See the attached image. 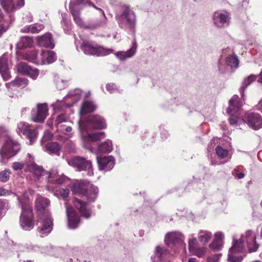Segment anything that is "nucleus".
<instances>
[{"mask_svg": "<svg viewBox=\"0 0 262 262\" xmlns=\"http://www.w3.org/2000/svg\"><path fill=\"white\" fill-rule=\"evenodd\" d=\"M193 255H195L199 257H203L206 252L205 248H195L193 250L190 252Z\"/></svg>", "mask_w": 262, "mask_h": 262, "instance_id": "49530a36", "label": "nucleus"}, {"mask_svg": "<svg viewBox=\"0 0 262 262\" xmlns=\"http://www.w3.org/2000/svg\"><path fill=\"white\" fill-rule=\"evenodd\" d=\"M232 253H230L228 254V260L230 262H241L243 259V257L242 256L235 257L232 255Z\"/></svg>", "mask_w": 262, "mask_h": 262, "instance_id": "5fc2aeb1", "label": "nucleus"}, {"mask_svg": "<svg viewBox=\"0 0 262 262\" xmlns=\"http://www.w3.org/2000/svg\"><path fill=\"white\" fill-rule=\"evenodd\" d=\"M46 148L47 151L51 153L59 155L60 147L57 142H50L46 145Z\"/></svg>", "mask_w": 262, "mask_h": 262, "instance_id": "58836bf2", "label": "nucleus"}, {"mask_svg": "<svg viewBox=\"0 0 262 262\" xmlns=\"http://www.w3.org/2000/svg\"><path fill=\"white\" fill-rule=\"evenodd\" d=\"M105 137L104 132H98L95 134H88L85 136H82L83 140L84 142H96L101 139H103Z\"/></svg>", "mask_w": 262, "mask_h": 262, "instance_id": "2f4dec72", "label": "nucleus"}, {"mask_svg": "<svg viewBox=\"0 0 262 262\" xmlns=\"http://www.w3.org/2000/svg\"><path fill=\"white\" fill-rule=\"evenodd\" d=\"M118 24L122 29H134L136 25V17L134 11L127 6L121 8V13L116 16Z\"/></svg>", "mask_w": 262, "mask_h": 262, "instance_id": "7ed1b4c3", "label": "nucleus"}, {"mask_svg": "<svg viewBox=\"0 0 262 262\" xmlns=\"http://www.w3.org/2000/svg\"><path fill=\"white\" fill-rule=\"evenodd\" d=\"M10 171L5 170L0 172V180L3 182H7L10 177Z\"/></svg>", "mask_w": 262, "mask_h": 262, "instance_id": "09e8293b", "label": "nucleus"}, {"mask_svg": "<svg viewBox=\"0 0 262 262\" xmlns=\"http://www.w3.org/2000/svg\"><path fill=\"white\" fill-rule=\"evenodd\" d=\"M67 215L68 219L69 227L75 229L79 223V217L72 207H67Z\"/></svg>", "mask_w": 262, "mask_h": 262, "instance_id": "b1692460", "label": "nucleus"}, {"mask_svg": "<svg viewBox=\"0 0 262 262\" xmlns=\"http://www.w3.org/2000/svg\"><path fill=\"white\" fill-rule=\"evenodd\" d=\"M168 254L167 249L158 246L155 249L154 254L150 257L151 261V262H169L163 259V257Z\"/></svg>", "mask_w": 262, "mask_h": 262, "instance_id": "5701e85b", "label": "nucleus"}, {"mask_svg": "<svg viewBox=\"0 0 262 262\" xmlns=\"http://www.w3.org/2000/svg\"><path fill=\"white\" fill-rule=\"evenodd\" d=\"M242 103L239 102L237 95H234L229 101V106L227 109V112L231 116L229 118V121L231 125H236L238 124V119L235 117L239 111Z\"/></svg>", "mask_w": 262, "mask_h": 262, "instance_id": "9d476101", "label": "nucleus"}, {"mask_svg": "<svg viewBox=\"0 0 262 262\" xmlns=\"http://www.w3.org/2000/svg\"><path fill=\"white\" fill-rule=\"evenodd\" d=\"M168 254L167 249L158 246L155 249L154 254L150 257L151 261V262H169L163 259V257Z\"/></svg>", "mask_w": 262, "mask_h": 262, "instance_id": "4be33fe9", "label": "nucleus"}, {"mask_svg": "<svg viewBox=\"0 0 262 262\" xmlns=\"http://www.w3.org/2000/svg\"><path fill=\"white\" fill-rule=\"evenodd\" d=\"M74 204L76 208L81 213L82 216H84L86 219H88L90 217L91 214V210L87 203L75 198L74 200Z\"/></svg>", "mask_w": 262, "mask_h": 262, "instance_id": "393cba45", "label": "nucleus"}, {"mask_svg": "<svg viewBox=\"0 0 262 262\" xmlns=\"http://www.w3.org/2000/svg\"><path fill=\"white\" fill-rule=\"evenodd\" d=\"M79 128L81 132H86L92 129H102L106 126L105 121L101 116L93 115L89 116L87 120L83 121L79 120Z\"/></svg>", "mask_w": 262, "mask_h": 262, "instance_id": "39448f33", "label": "nucleus"}, {"mask_svg": "<svg viewBox=\"0 0 262 262\" xmlns=\"http://www.w3.org/2000/svg\"><path fill=\"white\" fill-rule=\"evenodd\" d=\"M27 56L28 60L32 62L39 64V55L38 54L36 51H31Z\"/></svg>", "mask_w": 262, "mask_h": 262, "instance_id": "79ce46f5", "label": "nucleus"}, {"mask_svg": "<svg viewBox=\"0 0 262 262\" xmlns=\"http://www.w3.org/2000/svg\"><path fill=\"white\" fill-rule=\"evenodd\" d=\"M84 0H74L70 3L69 10L73 15L75 23L79 26L83 24V21L80 17V9L78 5L83 4Z\"/></svg>", "mask_w": 262, "mask_h": 262, "instance_id": "f3484780", "label": "nucleus"}, {"mask_svg": "<svg viewBox=\"0 0 262 262\" xmlns=\"http://www.w3.org/2000/svg\"><path fill=\"white\" fill-rule=\"evenodd\" d=\"M83 3H84V5H89V6H93L95 9L100 11L102 13V17L100 19V20L97 21L93 25V28H98V27H102V26H104L106 24V21H107V18H106V16H105V15L104 14V12L103 10H102L100 8H99L97 7L96 6H95L90 1H89L88 0H86V1L84 0V2H83Z\"/></svg>", "mask_w": 262, "mask_h": 262, "instance_id": "c85d7f7f", "label": "nucleus"}, {"mask_svg": "<svg viewBox=\"0 0 262 262\" xmlns=\"http://www.w3.org/2000/svg\"><path fill=\"white\" fill-rule=\"evenodd\" d=\"M221 256V254H215L210 256L208 258V262H218Z\"/></svg>", "mask_w": 262, "mask_h": 262, "instance_id": "13d9d810", "label": "nucleus"}, {"mask_svg": "<svg viewBox=\"0 0 262 262\" xmlns=\"http://www.w3.org/2000/svg\"><path fill=\"white\" fill-rule=\"evenodd\" d=\"M68 164L78 171H87L88 175L94 174L93 168L91 160L80 156H75L68 160Z\"/></svg>", "mask_w": 262, "mask_h": 262, "instance_id": "6e6552de", "label": "nucleus"}, {"mask_svg": "<svg viewBox=\"0 0 262 262\" xmlns=\"http://www.w3.org/2000/svg\"><path fill=\"white\" fill-rule=\"evenodd\" d=\"M21 210L19 219L20 226L23 230L30 231L34 228L35 225L32 207L29 203H26L22 204Z\"/></svg>", "mask_w": 262, "mask_h": 262, "instance_id": "423d86ee", "label": "nucleus"}, {"mask_svg": "<svg viewBox=\"0 0 262 262\" xmlns=\"http://www.w3.org/2000/svg\"><path fill=\"white\" fill-rule=\"evenodd\" d=\"M9 55L7 53L4 54L0 57V73L4 80H8L10 78V74L8 68Z\"/></svg>", "mask_w": 262, "mask_h": 262, "instance_id": "412c9836", "label": "nucleus"}, {"mask_svg": "<svg viewBox=\"0 0 262 262\" xmlns=\"http://www.w3.org/2000/svg\"><path fill=\"white\" fill-rule=\"evenodd\" d=\"M106 89L110 93H113L117 90L116 85L114 83L107 84Z\"/></svg>", "mask_w": 262, "mask_h": 262, "instance_id": "4d7b16f0", "label": "nucleus"}, {"mask_svg": "<svg viewBox=\"0 0 262 262\" xmlns=\"http://www.w3.org/2000/svg\"><path fill=\"white\" fill-rule=\"evenodd\" d=\"M257 109L262 113V100L257 105Z\"/></svg>", "mask_w": 262, "mask_h": 262, "instance_id": "338daca9", "label": "nucleus"}, {"mask_svg": "<svg viewBox=\"0 0 262 262\" xmlns=\"http://www.w3.org/2000/svg\"><path fill=\"white\" fill-rule=\"evenodd\" d=\"M81 91L80 89H75L69 92L67 97L72 98L74 102L78 101L80 99Z\"/></svg>", "mask_w": 262, "mask_h": 262, "instance_id": "37998d69", "label": "nucleus"}, {"mask_svg": "<svg viewBox=\"0 0 262 262\" xmlns=\"http://www.w3.org/2000/svg\"><path fill=\"white\" fill-rule=\"evenodd\" d=\"M59 193L62 197L67 198L69 195V190L68 189L60 188Z\"/></svg>", "mask_w": 262, "mask_h": 262, "instance_id": "bf43d9fd", "label": "nucleus"}, {"mask_svg": "<svg viewBox=\"0 0 262 262\" xmlns=\"http://www.w3.org/2000/svg\"><path fill=\"white\" fill-rule=\"evenodd\" d=\"M32 25H27L20 29L21 33H32L31 29Z\"/></svg>", "mask_w": 262, "mask_h": 262, "instance_id": "680f3d73", "label": "nucleus"}, {"mask_svg": "<svg viewBox=\"0 0 262 262\" xmlns=\"http://www.w3.org/2000/svg\"><path fill=\"white\" fill-rule=\"evenodd\" d=\"M80 48L85 54L96 56H106L113 52L112 49L105 48L91 41H83Z\"/></svg>", "mask_w": 262, "mask_h": 262, "instance_id": "0eeeda50", "label": "nucleus"}, {"mask_svg": "<svg viewBox=\"0 0 262 262\" xmlns=\"http://www.w3.org/2000/svg\"><path fill=\"white\" fill-rule=\"evenodd\" d=\"M10 27L9 25H7L5 24H3V25H0V36L5 32H6L7 30Z\"/></svg>", "mask_w": 262, "mask_h": 262, "instance_id": "052dcab7", "label": "nucleus"}, {"mask_svg": "<svg viewBox=\"0 0 262 262\" xmlns=\"http://www.w3.org/2000/svg\"><path fill=\"white\" fill-rule=\"evenodd\" d=\"M68 120V116L64 114H61L59 115L56 117V119L55 120L56 124L59 125V124L67 122Z\"/></svg>", "mask_w": 262, "mask_h": 262, "instance_id": "3c124183", "label": "nucleus"}, {"mask_svg": "<svg viewBox=\"0 0 262 262\" xmlns=\"http://www.w3.org/2000/svg\"><path fill=\"white\" fill-rule=\"evenodd\" d=\"M31 25L32 33H38L44 28V26L40 24L36 23Z\"/></svg>", "mask_w": 262, "mask_h": 262, "instance_id": "8fccbe9b", "label": "nucleus"}, {"mask_svg": "<svg viewBox=\"0 0 262 262\" xmlns=\"http://www.w3.org/2000/svg\"><path fill=\"white\" fill-rule=\"evenodd\" d=\"M29 159L21 162H14L12 163L11 167L15 171L20 170L24 169L26 172H33L37 178L42 175L43 169L42 166L37 165L34 162L33 157L31 154H28Z\"/></svg>", "mask_w": 262, "mask_h": 262, "instance_id": "f03ea898", "label": "nucleus"}, {"mask_svg": "<svg viewBox=\"0 0 262 262\" xmlns=\"http://www.w3.org/2000/svg\"><path fill=\"white\" fill-rule=\"evenodd\" d=\"M212 237V233L207 230H201L198 234V238L204 244L207 243Z\"/></svg>", "mask_w": 262, "mask_h": 262, "instance_id": "e433bc0d", "label": "nucleus"}, {"mask_svg": "<svg viewBox=\"0 0 262 262\" xmlns=\"http://www.w3.org/2000/svg\"><path fill=\"white\" fill-rule=\"evenodd\" d=\"M1 4L5 11L12 15L16 10L24 6L25 0H1Z\"/></svg>", "mask_w": 262, "mask_h": 262, "instance_id": "ddd939ff", "label": "nucleus"}, {"mask_svg": "<svg viewBox=\"0 0 262 262\" xmlns=\"http://www.w3.org/2000/svg\"><path fill=\"white\" fill-rule=\"evenodd\" d=\"M53 252H56L57 253L53 254L54 256L58 257L60 256L61 258H64V251L61 248H51Z\"/></svg>", "mask_w": 262, "mask_h": 262, "instance_id": "864d4df0", "label": "nucleus"}, {"mask_svg": "<svg viewBox=\"0 0 262 262\" xmlns=\"http://www.w3.org/2000/svg\"><path fill=\"white\" fill-rule=\"evenodd\" d=\"M215 239L221 241L224 237V235L222 232H217L214 235Z\"/></svg>", "mask_w": 262, "mask_h": 262, "instance_id": "0e129e2a", "label": "nucleus"}, {"mask_svg": "<svg viewBox=\"0 0 262 262\" xmlns=\"http://www.w3.org/2000/svg\"><path fill=\"white\" fill-rule=\"evenodd\" d=\"M38 134V133L37 129L31 125L28 128V131H27V133L25 134L24 136L29 140L30 144L31 145L36 140Z\"/></svg>", "mask_w": 262, "mask_h": 262, "instance_id": "473e14b6", "label": "nucleus"}, {"mask_svg": "<svg viewBox=\"0 0 262 262\" xmlns=\"http://www.w3.org/2000/svg\"><path fill=\"white\" fill-rule=\"evenodd\" d=\"M35 203L39 218H43L44 216H48L49 215H51L48 210L46 209L50 204V201L48 199L38 196L36 199Z\"/></svg>", "mask_w": 262, "mask_h": 262, "instance_id": "4468645a", "label": "nucleus"}, {"mask_svg": "<svg viewBox=\"0 0 262 262\" xmlns=\"http://www.w3.org/2000/svg\"><path fill=\"white\" fill-rule=\"evenodd\" d=\"M20 149V144L8 137L0 150V155L3 159H8L16 155Z\"/></svg>", "mask_w": 262, "mask_h": 262, "instance_id": "1a4fd4ad", "label": "nucleus"}, {"mask_svg": "<svg viewBox=\"0 0 262 262\" xmlns=\"http://www.w3.org/2000/svg\"><path fill=\"white\" fill-rule=\"evenodd\" d=\"M183 235L179 232L168 233L165 237V243L168 246L181 244L183 242Z\"/></svg>", "mask_w": 262, "mask_h": 262, "instance_id": "aec40b11", "label": "nucleus"}, {"mask_svg": "<svg viewBox=\"0 0 262 262\" xmlns=\"http://www.w3.org/2000/svg\"><path fill=\"white\" fill-rule=\"evenodd\" d=\"M216 155L221 159H224L228 155V150L223 148L221 146H218L216 148Z\"/></svg>", "mask_w": 262, "mask_h": 262, "instance_id": "a18cd8bd", "label": "nucleus"}, {"mask_svg": "<svg viewBox=\"0 0 262 262\" xmlns=\"http://www.w3.org/2000/svg\"><path fill=\"white\" fill-rule=\"evenodd\" d=\"M97 162L99 169L105 171L111 170L115 165V159L112 156L103 157H97Z\"/></svg>", "mask_w": 262, "mask_h": 262, "instance_id": "6ab92c4d", "label": "nucleus"}, {"mask_svg": "<svg viewBox=\"0 0 262 262\" xmlns=\"http://www.w3.org/2000/svg\"><path fill=\"white\" fill-rule=\"evenodd\" d=\"M56 59L55 53L49 50H42L39 54V64H50Z\"/></svg>", "mask_w": 262, "mask_h": 262, "instance_id": "a878e982", "label": "nucleus"}, {"mask_svg": "<svg viewBox=\"0 0 262 262\" xmlns=\"http://www.w3.org/2000/svg\"><path fill=\"white\" fill-rule=\"evenodd\" d=\"M198 241L196 238L192 237L189 239L188 247L189 251L191 252L197 247Z\"/></svg>", "mask_w": 262, "mask_h": 262, "instance_id": "603ef678", "label": "nucleus"}, {"mask_svg": "<svg viewBox=\"0 0 262 262\" xmlns=\"http://www.w3.org/2000/svg\"><path fill=\"white\" fill-rule=\"evenodd\" d=\"M9 19L6 18L3 13L1 11V10H0V25H3V24H5L10 26L12 22L14 20V18L12 15L10 14L9 15Z\"/></svg>", "mask_w": 262, "mask_h": 262, "instance_id": "c03bdc74", "label": "nucleus"}, {"mask_svg": "<svg viewBox=\"0 0 262 262\" xmlns=\"http://www.w3.org/2000/svg\"><path fill=\"white\" fill-rule=\"evenodd\" d=\"M33 43V40L32 38L25 36L20 38L16 46L17 49H23L31 47L32 46Z\"/></svg>", "mask_w": 262, "mask_h": 262, "instance_id": "7c9ffc66", "label": "nucleus"}, {"mask_svg": "<svg viewBox=\"0 0 262 262\" xmlns=\"http://www.w3.org/2000/svg\"><path fill=\"white\" fill-rule=\"evenodd\" d=\"M72 191L75 194L85 195L90 202H94L98 193V188L90 183H75L72 187Z\"/></svg>", "mask_w": 262, "mask_h": 262, "instance_id": "20e7f679", "label": "nucleus"}, {"mask_svg": "<svg viewBox=\"0 0 262 262\" xmlns=\"http://www.w3.org/2000/svg\"><path fill=\"white\" fill-rule=\"evenodd\" d=\"M227 64L231 67H237L239 63L237 57L235 55H229L226 58Z\"/></svg>", "mask_w": 262, "mask_h": 262, "instance_id": "a19ab883", "label": "nucleus"}, {"mask_svg": "<svg viewBox=\"0 0 262 262\" xmlns=\"http://www.w3.org/2000/svg\"><path fill=\"white\" fill-rule=\"evenodd\" d=\"M96 108V106L92 102L85 101L81 106L80 113L81 115L92 113L95 110Z\"/></svg>", "mask_w": 262, "mask_h": 262, "instance_id": "f704fd0d", "label": "nucleus"}, {"mask_svg": "<svg viewBox=\"0 0 262 262\" xmlns=\"http://www.w3.org/2000/svg\"><path fill=\"white\" fill-rule=\"evenodd\" d=\"M256 76L254 75H251L245 78L242 82V86L239 89V92L244 98V92L245 89L252 82L256 80ZM244 99V98H243Z\"/></svg>", "mask_w": 262, "mask_h": 262, "instance_id": "c9c22d12", "label": "nucleus"}, {"mask_svg": "<svg viewBox=\"0 0 262 262\" xmlns=\"http://www.w3.org/2000/svg\"><path fill=\"white\" fill-rule=\"evenodd\" d=\"M31 125L25 122H20L17 124L16 131L20 135H23L28 131V128L30 127Z\"/></svg>", "mask_w": 262, "mask_h": 262, "instance_id": "ea45409f", "label": "nucleus"}, {"mask_svg": "<svg viewBox=\"0 0 262 262\" xmlns=\"http://www.w3.org/2000/svg\"><path fill=\"white\" fill-rule=\"evenodd\" d=\"M28 84V80L26 78H17L14 81L7 83L6 85L7 88H10L12 86H17L24 88Z\"/></svg>", "mask_w": 262, "mask_h": 262, "instance_id": "72a5a7b5", "label": "nucleus"}, {"mask_svg": "<svg viewBox=\"0 0 262 262\" xmlns=\"http://www.w3.org/2000/svg\"><path fill=\"white\" fill-rule=\"evenodd\" d=\"M214 24L217 27L222 28L228 25L230 17V14L227 11H217L213 15Z\"/></svg>", "mask_w": 262, "mask_h": 262, "instance_id": "dca6fc26", "label": "nucleus"}, {"mask_svg": "<svg viewBox=\"0 0 262 262\" xmlns=\"http://www.w3.org/2000/svg\"><path fill=\"white\" fill-rule=\"evenodd\" d=\"M258 81L262 83V71L259 75V79L258 80Z\"/></svg>", "mask_w": 262, "mask_h": 262, "instance_id": "774afa93", "label": "nucleus"}, {"mask_svg": "<svg viewBox=\"0 0 262 262\" xmlns=\"http://www.w3.org/2000/svg\"><path fill=\"white\" fill-rule=\"evenodd\" d=\"M242 119L249 126L255 130L262 127V118L258 113H247L242 117Z\"/></svg>", "mask_w": 262, "mask_h": 262, "instance_id": "9b49d317", "label": "nucleus"}, {"mask_svg": "<svg viewBox=\"0 0 262 262\" xmlns=\"http://www.w3.org/2000/svg\"><path fill=\"white\" fill-rule=\"evenodd\" d=\"M42 221V224L37 228L38 232L41 236L47 235L49 234L52 230L53 226V220L51 215L48 216H44L43 218H39Z\"/></svg>", "mask_w": 262, "mask_h": 262, "instance_id": "a211bd4d", "label": "nucleus"}, {"mask_svg": "<svg viewBox=\"0 0 262 262\" xmlns=\"http://www.w3.org/2000/svg\"><path fill=\"white\" fill-rule=\"evenodd\" d=\"M9 194L8 190L3 188H0V196L6 195Z\"/></svg>", "mask_w": 262, "mask_h": 262, "instance_id": "69168bd1", "label": "nucleus"}, {"mask_svg": "<svg viewBox=\"0 0 262 262\" xmlns=\"http://www.w3.org/2000/svg\"><path fill=\"white\" fill-rule=\"evenodd\" d=\"M113 149L112 143L111 140H107L98 146V150L100 152H109Z\"/></svg>", "mask_w": 262, "mask_h": 262, "instance_id": "4c0bfd02", "label": "nucleus"}, {"mask_svg": "<svg viewBox=\"0 0 262 262\" xmlns=\"http://www.w3.org/2000/svg\"><path fill=\"white\" fill-rule=\"evenodd\" d=\"M246 242L250 252H255L258 248L259 245L256 242V236L251 230H248L244 235H242L239 241L234 239L232 247L229 252L238 253L242 252L244 250V243Z\"/></svg>", "mask_w": 262, "mask_h": 262, "instance_id": "f257e3e1", "label": "nucleus"}, {"mask_svg": "<svg viewBox=\"0 0 262 262\" xmlns=\"http://www.w3.org/2000/svg\"><path fill=\"white\" fill-rule=\"evenodd\" d=\"M221 241L214 239L213 242L210 244L209 248L214 251L220 250L222 247Z\"/></svg>", "mask_w": 262, "mask_h": 262, "instance_id": "de8ad7c7", "label": "nucleus"}, {"mask_svg": "<svg viewBox=\"0 0 262 262\" xmlns=\"http://www.w3.org/2000/svg\"><path fill=\"white\" fill-rule=\"evenodd\" d=\"M137 45L135 40L132 47L126 52L120 51L115 53L116 56L120 60H124L126 58L133 57L137 51Z\"/></svg>", "mask_w": 262, "mask_h": 262, "instance_id": "cd10ccee", "label": "nucleus"}, {"mask_svg": "<svg viewBox=\"0 0 262 262\" xmlns=\"http://www.w3.org/2000/svg\"><path fill=\"white\" fill-rule=\"evenodd\" d=\"M56 83V87L59 90H61L64 88V84L62 80H58Z\"/></svg>", "mask_w": 262, "mask_h": 262, "instance_id": "e2e57ef3", "label": "nucleus"}, {"mask_svg": "<svg viewBox=\"0 0 262 262\" xmlns=\"http://www.w3.org/2000/svg\"><path fill=\"white\" fill-rule=\"evenodd\" d=\"M48 108L46 103L38 104L36 110H32L31 119L33 121L42 123L48 115Z\"/></svg>", "mask_w": 262, "mask_h": 262, "instance_id": "f8f14e48", "label": "nucleus"}, {"mask_svg": "<svg viewBox=\"0 0 262 262\" xmlns=\"http://www.w3.org/2000/svg\"><path fill=\"white\" fill-rule=\"evenodd\" d=\"M48 178L50 179L51 182L58 184H63L68 179L67 177L65 176H59L57 171L54 170L49 172Z\"/></svg>", "mask_w": 262, "mask_h": 262, "instance_id": "c756f323", "label": "nucleus"}, {"mask_svg": "<svg viewBox=\"0 0 262 262\" xmlns=\"http://www.w3.org/2000/svg\"><path fill=\"white\" fill-rule=\"evenodd\" d=\"M17 72L23 75H27L33 79H36L39 75V71L36 68H32L27 63L21 62L16 66Z\"/></svg>", "mask_w": 262, "mask_h": 262, "instance_id": "2eb2a0df", "label": "nucleus"}, {"mask_svg": "<svg viewBox=\"0 0 262 262\" xmlns=\"http://www.w3.org/2000/svg\"><path fill=\"white\" fill-rule=\"evenodd\" d=\"M52 138V135L50 133H49V132H45L41 141V144H42L43 142H46L47 141L51 140Z\"/></svg>", "mask_w": 262, "mask_h": 262, "instance_id": "6e6d98bb", "label": "nucleus"}, {"mask_svg": "<svg viewBox=\"0 0 262 262\" xmlns=\"http://www.w3.org/2000/svg\"><path fill=\"white\" fill-rule=\"evenodd\" d=\"M37 43L40 47L53 48L54 44L51 33H47L43 35L37 37Z\"/></svg>", "mask_w": 262, "mask_h": 262, "instance_id": "bb28decb", "label": "nucleus"}]
</instances>
